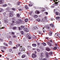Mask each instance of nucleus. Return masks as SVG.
<instances>
[{
    "mask_svg": "<svg viewBox=\"0 0 60 60\" xmlns=\"http://www.w3.org/2000/svg\"><path fill=\"white\" fill-rule=\"evenodd\" d=\"M26 37H27L29 39H31L32 38V37H31L30 35L29 34H27L26 35Z\"/></svg>",
    "mask_w": 60,
    "mask_h": 60,
    "instance_id": "1",
    "label": "nucleus"
},
{
    "mask_svg": "<svg viewBox=\"0 0 60 60\" xmlns=\"http://www.w3.org/2000/svg\"><path fill=\"white\" fill-rule=\"evenodd\" d=\"M17 21L18 23H22L23 22L22 20H21V19H19Z\"/></svg>",
    "mask_w": 60,
    "mask_h": 60,
    "instance_id": "2",
    "label": "nucleus"
},
{
    "mask_svg": "<svg viewBox=\"0 0 60 60\" xmlns=\"http://www.w3.org/2000/svg\"><path fill=\"white\" fill-rule=\"evenodd\" d=\"M32 57L33 58H35L37 56V55L33 53L32 55Z\"/></svg>",
    "mask_w": 60,
    "mask_h": 60,
    "instance_id": "3",
    "label": "nucleus"
},
{
    "mask_svg": "<svg viewBox=\"0 0 60 60\" xmlns=\"http://www.w3.org/2000/svg\"><path fill=\"white\" fill-rule=\"evenodd\" d=\"M13 11H11L9 16L10 17H12L13 16Z\"/></svg>",
    "mask_w": 60,
    "mask_h": 60,
    "instance_id": "4",
    "label": "nucleus"
},
{
    "mask_svg": "<svg viewBox=\"0 0 60 60\" xmlns=\"http://www.w3.org/2000/svg\"><path fill=\"white\" fill-rule=\"evenodd\" d=\"M23 30L25 32H28V30L27 28H24L23 29Z\"/></svg>",
    "mask_w": 60,
    "mask_h": 60,
    "instance_id": "5",
    "label": "nucleus"
},
{
    "mask_svg": "<svg viewBox=\"0 0 60 60\" xmlns=\"http://www.w3.org/2000/svg\"><path fill=\"white\" fill-rule=\"evenodd\" d=\"M45 56L47 58L49 57V53L48 52H46L45 53Z\"/></svg>",
    "mask_w": 60,
    "mask_h": 60,
    "instance_id": "6",
    "label": "nucleus"
},
{
    "mask_svg": "<svg viewBox=\"0 0 60 60\" xmlns=\"http://www.w3.org/2000/svg\"><path fill=\"white\" fill-rule=\"evenodd\" d=\"M45 11V9L44 8H41L40 9V11L43 12Z\"/></svg>",
    "mask_w": 60,
    "mask_h": 60,
    "instance_id": "7",
    "label": "nucleus"
},
{
    "mask_svg": "<svg viewBox=\"0 0 60 60\" xmlns=\"http://www.w3.org/2000/svg\"><path fill=\"white\" fill-rule=\"evenodd\" d=\"M55 14L56 15H59V16H60V13H58L57 12H56L55 13Z\"/></svg>",
    "mask_w": 60,
    "mask_h": 60,
    "instance_id": "8",
    "label": "nucleus"
},
{
    "mask_svg": "<svg viewBox=\"0 0 60 60\" xmlns=\"http://www.w3.org/2000/svg\"><path fill=\"white\" fill-rule=\"evenodd\" d=\"M4 3V0H0V4H2Z\"/></svg>",
    "mask_w": 60,
    "mask_h": 60,
    "instance_id": "9",
    "label": "nucleus"
},
{
    "mask_svg": "<svg viewBox=\"0 0 60 60\" xmlns=\"http://www.w3.org/2000/svg\"><path fill=\"white\" fill-rule=\"evenodd\" d=\"M26 56L25 55H23L21 57L22 58H25Z\"/></svg>",
    "mask_w": 60,
    "mask_h": 60,
    "instance_id": "10",
    "label": "nucleus"
},
{
    "mask_svg": "<svg viewBox=\"0 0 60 60\" xmlns=\"http://www.w3.org/2000/svg\"><path fill=\"white\" fill-rule=\"evenodd\" d=\"M32 46L33 47H36L37 45L36 44H33L32 45Z\"/></svg>",
    "mask_w": 60,
    "mask_h": 60,
    "instance_id": "11",
    "label": "nucleus"
},
{
    "mask_svg": "<svg viewBox=\"0 0 60 60\" xmlns=\"http://www.w3.org/2000/svg\"><path fill=\"white\" fill-rule=\"evenodd\" d=\"M44 55V53L43 52L41 53L40 55L41 57H43V56Z\"/></svg>",
    "mask_w": 60,
    "mask_h": 60,
    "instance_id": "12",
    "label": "nucleus"
},
{
    "mask_svg": "<svg viewBox=\"0 0 60 60\" xmlns=\"http://www.w3.org/2000/svg\"><path fill=\"white\" fill-rule=\"evenodd\" d=\"M35 12V13H37V14H39V13H40V12H39V11L37 10Z\"/></svg>",
    "mask_w": 60,
    "mask_h": 60,
    "instance_id": "13",
    "label": "nucleus"
},
{
    "mask_svg": "<svg viewBox=\"0 0 60 60\" xmlns=\"http://www.w3.org/2000/svg\"><path fill=\"white\" fill-rule=\"evenodd\" d=\"M47 43L48 45H50V46H51V44L50 43V42L48 41L47 42Z\"/></svg>",
    "mask_w": 60,
    "mask_h": 60,
    "instance_id": "14",
    "label": "nucleus"
},
{
    "mask_svg": "<svg viewBox=\"0 0 60 60\" xmlns=\"http://www.w3.org/2000/svg\"><path fill=\"white\" fill-rule=\"evenodd\" d=\"M8 22V20L7 19V20H4V22L5 23H7Z\"/></svg>",
    "mask_w": 60,
    "mask_h": 60,
    "instance_id": "15",
    "label": "nucleus"
},
{
    "mask_svg": "<svg viewBox=\"0 0 60 60\" xmlns=\"http://www.w3.org/2000/svg\"><path fill=\"white\" fill-rule=\"evenodd\" d=\"M24 7L27 10L28 9V8L27 5L25 6Z\"/></svg>",
    "mask_w": 60,
    "mask_h": 60,
    "instance_id": "16",
    "label": "nucleus"
},
{
    "mask_svg": "<svg viewBox=\"0 0 60 60\" xmlns=\"http://www.w3.org/2000/svg\"><path fill=\"white\" fill-rule=\"evenodd\" d=\"M8 43L10 45H11L12 44V42L11 41H9Z\"/></svg>",
    "mask_w": 60,
    "mask_h": 60,
    "instance_id": "17",
    "label": "nucleus"
},
{
    "mask_svg": "<svg viewBox=\"0 0 60 60\" xmlns=\"http://www.w3.org/2000/svg\"><path fill=\"white\" fill-rule=\"evenodd\" d=\"M52 32H50L49 33V35L50 36H51V35H52Z\"/></svg>",
    "mask_w": 60,
    "mask_h": 60,
    "instance_id": "18",
    "label": "nucleus"
},
{
    "mask_svg": "<svg viewBox=\"0 0 60 60\" xmlns=\"http://www.w3.org/2000/svg\"><path fill=\"white\" fill-rule=\"evenodd\" d=\"M42 22H44L45 21V19L44 18H42L41 19Z\"/></svg>",
    "mask_w": 60,
    "mask_h": 60,
    "instance_id": "19",
    "label": "nucleus"
},
{
    "mask_svg": "<svg viewBox=\"0 0 60 60\" xmlns=\"http://www.w3.org/2000/svg\"><path fill=\"white\" fill-rule=\"evenodd\" d=\"M6 10L7 11H9L10 10V8L9 7H8L6 9Z\"/></svg>",
    "mask_w": 60,
    "mask_h": 60,
    "instance_id": "20",
    "label": "nucleus"
},
{
    "mask_svg": "<svg viewBox=\"0 0 60 60\" xmlns=\"http://www.w3.org/2000/svg\"><path fill=\"white\" fill-rule=\"evenodd\" d=\"M37 20L38 22H40V21H41V19H37Z\"/></svg>",
    "mask_w": 60,
    "mask_h": 60,
    "instance_id": "21",
    "label": "nucleus"
},
{
    "mask_svg": "<svg viewBox=\"0 0 60 60\" xmlns=\"http://www.w3.org/2000/svg\"><path fill=\"white\" fill-rule=\"evenodd\" d=\"M28 19H25V22H27V21H28Z\"/></svg>",
    "mask_w": 60,
    "mask_h": 60,
    "instance_id": "22",
    "label": "nucleus"
},
{
    "mask_svg": "<svg viewBox=\"0 0 60 60\" xmlns=\"http://www.w3.org/2000/svg\"><path fill=\"white\" fill-rule=\"evenodd\" d=\"M42 44L43 46H46V44L45 43H43Z\"/></svg>",
    "mask_w": 60,
    "mask_h": 60,
    "instance_id": "23",
    "label": "nucleus"
},
{
    "mask_svg": "<svg viewBox=\"0 0 60 60\" xmlns=\"http://www.w3.org/2000/svg\"><path fill=\"white\" fill-rule=\"evenodd\" d=\"M3 44L4 45V46H8V45L5 43H3Z\"/></svg>",
    "mask_w": 60,
    "mask_h": 60,
    "instance_id": "24",
    "label": "nucleus"
},
{
    "mask_svg": "<svg viewBox=\"0 0 60 60\" xmlns=\"http://www.w3.org/2000/svg\"><path fill=\"white\" fill-rule=\"evenodd\" d=\"M60 17L59 16L57 17H56V19H60Z\"/></svg>",
    "mask_w": 60,
    "mask_h": 60,
    "instance_id": "25",
    "label": "nucleus"
},
{
    "mask_svg": "<svg viewBox=\"0 0 60 60\" xmlns=\"http://www.w3.org/2000/svg\"><path fill=\"white\" fill-rule=\"evenodd\" d=\"M34 28L35 29L37 30L38 29V27L36 26H35L34 27Z\"/></svg>",
    "mask_w": 60,
    "mask_h": 60,
    "instance_id": "26",
    "label": "nucleus"
},
{
    "mask_svg": "<svg viewBox=\"0 0 60 60\" xmlns=\"http://www.w3.org/2000/svg\"><path fill=\"white\" fill-rule=\"evenodd\" d=\"M34 17L35 18H38V16L36 15H34Z\"/></svg>",
    "mask_w": 60,
    "mask_h": 60,
    "instance_id": "27",
    "label": "nucleus"
},
{
    "mask_svg": "<svg viewBox=\"0 0 60 60\" xmlns=\"http://www.w3.org/2000/svg\"><path fill=\"white\" fill-rule=\"evenodd\" d=\"M17 28L16 27H13V29L14 30H15V29H16Z\"/></svg>",
    "mask_w": 60,
    "mask_h": 60,
    "instance_id": "28",
    "label": "nucleus"
},
{
    "mask_svg": "<svg viewBox=\"0 0 60 60\" xmlns=\"http://www.w3.org/2000/svg\"><path fill=\"white\" fill-rule=\"evenodd\" d=\"M20 46V44H17L16 45V46L17 47H19V46Z\"/></svg>",
    "mask_w": 60,
    "mask_h": 60,
    "instance_id": "29",
    "label": "nucleus"
},
{
    "mask_svg": "<svg viewBox=\"0 0 60 60\" xmlns=\"http://www.w3.org/2000/svg\"><path fill=\"white\" fill-rule=\"evenodd\" d=\"M50 26H52V27H53L54 26V25L52 24V23L50 24Z\"/></svg>",
    "mask_w": 60,
    "mask_h": 60,
    "instance_id": "30",
    "label": "nucleus"
},
{
    "mask_svg": "<svg viewBox=\"0 0 60 60\" xmlns=\"http://www.w3.org/2000/svg\"><path fill=\"white\" fill-rule=\"evenodd\" d=\"M19 50L20 51H23V49H22L20 48Z\"/></svg>",
    "mask_w": 60,
    "mask_h": 60,
    "instance_id": "31",
    "label": "nucleus"
},
{
    "mask_svg": "<svg viewBox=\"0 0 60 60\" xmlns=\"http://www.w3.org/2000/svg\"><path fill=\"white\" fill-rule=\"evenodd\" d=\"M21 26L22 28H24L25 27V26Z\"/></svg>",
    "mask_w": 60,
    "mask_h": 60,
    "instance_id": "32",
    "label": "nucleus"
},
{
    "mask_svg": "<svg viewBox=\"0 0 60 60\" xmlns=\"http://www.w3.org/2000/svg\"><path fill=\"white\" fill-rule=\"evenodd\" d=\"M52 52H50L49 53V54L50 55H52Z\"/></svg>",
    "mask_w": 60,
    "mask_h": 60,
    "instance_id": "33",
    "label": "nucleus"
},
{
    "mask_svg": "<svg viewBox=\"0 0 60 60\" xmlns=\"http://www.w3.org/2000/svg\"><path fill=\"white\" fill-rule=\"evenodd\" d=\"M7 4H5L4 5H2V6H3V7H5L6 6H7Z\"/></svg>",
    "mask_w": 60,
    "mask_h": 60,
    "instance_id": "34",
    "label": "nucleus"
},
{
    "mask_svg": "<svg viewBox=\"0 0 60 60\" xmlns=\"http://www.w3.org/2000/svg\"><path fill=\"white\" fill-rule=\"evenodd\" d=\"M12 9L13 11H15L16 9L14 8H12Z\"/></svg>",
    "mask_w": 60,
    "mask_h": 60,
    "instance_id": "35",
    "label": "nucleus"
},
{
    "mask_svg": "<svg viewBox=\"0 0 60 60\" xmlns=\"http://www.w3.org/2000/svg\"><path fill=\"white\" fill-rule=\"evenodd\" d=\"M33 4H29L28 6H32Z\"/></svg>",
    "mask_w": 60,
    "mask_h": 60,
    "instance_id": "36",
    "label": "nucleus"
},
{
    "mask_svg": "<svg viewBox=\"0 0 60 60\" xmlns=\"http://www.w3.org/2000/svg\"><path fill=\"white\" fill-rule=\"evenodd\" d=\"M33 38L34 39H35V38H36V36H35V35H33Z\"/></svg>",
    "mask_w": 60,
    "mask_h": 60,
    "instance_id": "37",
    "label": "nucleus"
},
{
    "mask_svg": "<svg viewBox=\"0 0 60 60\" xmlns=\"http://www.w3.org/2000/svg\"><path fill=\"white\" fill-rule=\"evenodd\" d=\"M21 33L22 34H24V32L23 31H21Z\"/></svg>",
    "mask_w": 60,
    "mask_h": 60,
    "instance_id": "38",
    "label": "nucleus"
},
{
    "mask_svg": "<svg viewBox=\"0 0 60 60\" xmlns=\"http://www.w3.org/2000/svg\"><path fill=\"white\" fill-rule=\"evenodd\" d=\"M21 53L20 52L18 53V55L19 56V55H21Z\"/></svg>",
    "mask_w": 60,
    "mask_h": 60,
    "instance_id": "39",
    "label": "nucleus"
},
{
    "mask_svg": "<svg viewBox=\"0 0 60 60\" xmlns=\"http://www.w3.org/2000/svg\"><path fill=\"white\" fill-rule=\"evenodd\" d=\"M3 11V9L1 8H0V12H1V11Z\"/></svg>",
    "mask_w": 60,
    "mask_h": 60,
    "instance_id": "40",
    "label": "nucleus"
},
{
    "mask_svg": "<svg viewBox=\"0 0 60 60\" xmlns=\"http://www.w3.org/2000/svg\"><path fill=\"white\" fill-rule=\"evenodd\" d=\"M46 50L47 51H50V50L48 48H47L46 49Z\"/></svg>",
    "mask_w": 60,
    "mask_h": 60,
    "instance_id": "41",
    "label": "nucleus"
},
{
    "mask_svg": "<svg viewBox=\"0 0 60 60\" xmlns=\"http://www.w3.org/2000/svg\"><path fill=\"white\" fill-rule=\"evenodd\" d=\"M18 28L19 30H21L22 29H21V28L19 27H18Z\"/></svg>",
    "mask_w": 60,
    "mask_h": 60,
    "instance_id": "42",
    "label": "nucleus"
},
{
    "mask_svg": "<svg viewBox=\"0 0 60 60\" xmlns=\"http://www.w3.org/2000/svg\"><path fill=\"white\" fill-rule=\"evenodd\" d=\"M53 49H57V47H55L53 48Z\"/></svg>",
    "mask_w": 60,
    "mask_h": 60,
    "instance_id": "43",
    "label": "nucleus"
},
{
    "mask_svg": "<svg viewBox=\"0 0 60 60\" xmlns=\"http://www.w3.org/2000/svg\"><path fill=\"white\" fill-rule=\"evenodd\" d=\"M42 57H41L40 56V57H39V58L40 60H41V59H42Z\"/></svg>",
    "mask_w": 60,
    "mask_h": 60,
    "instance_id": "44",
    "label": "nucleus"
},
{
    "mask_svg": "<svg viewBox=\"0 0 60 60\" xmlns=\"http://www.w3.org/2000/svg\"><path fill=\"white\" fill-rule=\"evenodd\" d=\"M17 17H19V16H20L19 14H18L17 15Z\"/></svg>",
    "mask_w": 60,
    "mask_h": 60,
    "instance_id": "45",
    "label": "nucleus"
},
{
    "mask_svg": "<svg viewBox=\"0 0 60 60\" xmlns=\"http://www.w3.org/2000/svg\"><path fill=\"white\" fill-rule=\"evenodd\" d=\"M22 49L23 50V51H25V48H23Z\"/></svg>",
    "mask_w": 60,
    "mask_h": 60,
    "instance_id": "46",
    "label": "nucleus"
},
{
    "mask_svg": "<svg viewBox=\"0 0 60 60\" xmlns=\"http://www.w3.org/2000/svg\"><path fill=\"white\" fill-rule=\"evenodd\" d=\"M45 14H46V15H48V13L47 12H45Z\"/></svg>",
    "mask_w": 60,
    "mask_h": 60,
    "instance_id": "47",
    "label": "nucleus"
},
{
    "mask_svg": "<svg viewBox=\"0 0 60 60\" xmlns=\"http://www.w3.org/2000/svg\"><path fill=\"white\" fill-rule=\"evenodd\" d=\"M11 51H12V49H9V51H10V52H11Z\"/></svg>",
    "mask_w": 60,
    "mask_h": 60,
    "instance_id": "48",
    "label": "nucleus"
},
{
    "mask_svg": "<svg viewBox=\"0 0 60 60\" xmlns=\"http://www.w3.org/2000/svg\"><path fill=\"white\" fill-rule=\"evenodd\" d=\"M28 48L29 49H31V46H28Z\"/></svg>",
    "mask_w": 60,
    "mask_h": 60,
    "instance_id": "49",
    "label": "nucleus"
},
{
    "mask_svg": "<svg viewBox=\"0 0 60 60\" xmlns=\"http://www.w3.org/2000/svg\"><path fill=\"white\" fill-rule=\"evenodd\" d=\"M43 60H47V59L46 58H43Z\"/></svg>",
    "mask_w": 60,
    "mask_h": 60,
    "instance_id": "50",
    "label": "nucleus"
},
{
    "mask_svg": "<svg viewBox=\"0 0 60 60\" xmlns=\"http://www.w3.org/2000/svg\"><path fill=\"white\" fill-rule=\"evenodd\" d=\"M11 34H13V35H14V34H14V32H12L11 33Z\"/></svg>",
    "mask_w": 60,
    "mask_h": 60,
    "instance_id": "51",
    "label": "nucleus"
},
{
    "mask_svg": "<svg viewBox=\"0 0 60 60\" xmlns=\"http://www.w3.org/2000/svg\"><path fill=\"white\" fill-rule=\"evenodd\" d=\"M12 22L13 23H16V22H15V21H13Z\"/></svg>",
    "mask_w": 60,
    "mask_h": 60,
    "instance_id": "52",
    "label": "nucleus"
},
{
    "mask_svg": "<svg viewBox=\"0 0 60 60\" xmlns=\"http://www.w3.org/2000/svg\"><path fill=\"white\" fill-rule=\"evenodd\" d=\"M19 11H22V9H19Z\"/></svg>",
    "mask_w": 60,
    "mask_h": 60,
    "instance_id": "53",
    "label": "nucleus"
},
{
    "mask_svg": "<svg viewBox=\"0 0 60 60\" xmlns=\"http://www.w3.org/2000/svg\"><path fill=\"white\" fill-rule=\"evenodd\" d=\"M12 20H15V19L14 18H12Z\"/></svg>",
    "mask_w": 60,
    "mask_h": 60,
    "instance_id": "54",
    "label": "nucleus"
},
{
    "mask_svg": "<svg viewBox=\"0 0 60 60\" xmlns=\"http://www.w3.org/2000/svg\"><path fill=\"white\" fill-rule=\"evenodd\" d=\"M37 50L38 51V52H40V49H37Z\"/></svg>",
    "mask_w": 60,
    "mask_h": 60,
    "instance_id": "55",
    "label": "nucleus"
},
{
    "mask_svg": "<svg viewBox=\"0 0 60 60\" xmlns=\"http://www.w3.org/2000/svg\"><path fill=\"white\" fill-rule=\"evenodd\" d=\"M13 38H15V37H16V36L15 35H13Z\"/></svg>",
    "mask_w": 60,
    "mask_h": 60,
    "instance_id": "56",
    "label": "nucleus"
},
{
    "mask_svg": "<svg viewBox=\"0 0 60 60\" xmlns=\"http://www.w3.org/2000/svg\"><path fill=\"white\" fill-rule=\"evenodd\" d=\"M3 48L4 49H5L6 48V47H5V46H3Z\"/></svg>",
    "mask_w": 60,
    "mask_h": 60,
    "instance_id": "57",
    "label": "nucleus"
},
{
    "mask_svg": "<svg viewBox=\"0 0 60 60\" xmlns=\"http://www.w3.org/2000/svg\"><path fill=\"white\" fill-rule=\"evenodd\" d=\"M4 27H2V28H0V29H4Z\"/></svg>",
    "mask_w": 60,
    "mask_h": 60,
    "instance_id": "58",
    "label": "nucleus"
},
{
    "mask_svg": "<svg viewBox=\"0 0 60 60\" xmlns=\"http://www.w3.org/2000/svg\"><path fill=\"white\" fill-rule=\"evenodd\" d=\"M40 44V43H38V46H39V45Z\"/></svg>",
    "mask_w": 60,
    "mask_h": 60,
    "instance_id": "59",
    "label": "nucleus"
},
{
    "mask_svg": "<svg viewBox=\"0 0 60 60\" xmlns=\"http://www.w3.org/2000/svg\"><path fill=\"white\" fill-rule=\"evenodd\" d=\"M1 51L3 52V53H4V51L2 50H1Z\"/></svg>",
    "mask_w": 60,
    "mask_h": 60,
    "instance_id": "60",
    "label": "nucleus"
},
{
    "mask_svg": "<svg viewBox=\"0 0 60 60\" xmlns=\"http://www.w3.org/2000/svg\"><path fill=\"white\" fill-rule=\"evenodd\" d=\"M56 1H58V0H53V1L54 2Z\"/></svg>",
    "mask_w": 60,
    "mask_h": 60,
    "instance_id": "61",
    "label": "nucleus"
},
{
    "mask_svg": "<svg viewBox=\"0 0 60 60\" xmlns=\"http://www.w3.org/2000/svg\"><path fill=\"white\" fill-rule=\"evenodd\" d=\"M0 41H3V40L2 39H1L0 38Z\"/></svg>",
    "mask_w": 60,
    "mask_h": 60,
    "instance_id": "62",
    "label": "nucleus"
},
{
    "mask_svg": "<svg viewBox=\"0 0 60 60\" xmlns=\"http://www.w3.org/2000/svg\"><path fill=\"white\" fill-rule=\"evenodd\" d=\"M46 39H48L49 38L48 37H46Z\"/></svg>",
    "mask_w": 60,
    "mask_h": 60,
    "instance_id": "63",
    "label": "nucleus"
},
{
    "mask_svg": "<svg viewBox=\"0 0 60 60\" xmlns=\"http://www.w3.org/2000/svg\"><path fill=\"white\" fill-rule=\"evenodd\" d=\"M55 4H58V2H55Z\"/></svg>",
    "mask_w": 60,
    "mask_h": 60,
    "instance_id": "64",
    "label": "nucleus"
}]
</instances>
